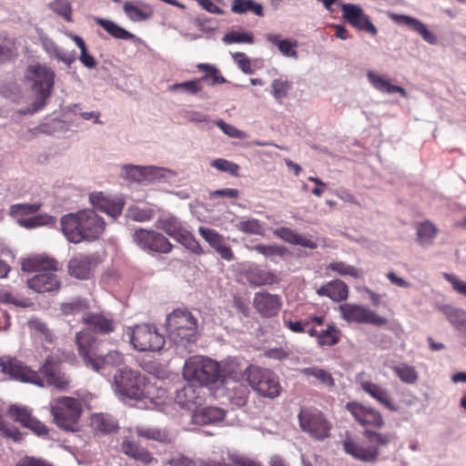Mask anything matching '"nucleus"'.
Segmentation results:
<instances>
[{
    "instance_id": "obj_18",
    "label": "nucleus",
    "mask_w": 466,
    "mask_h": 466,
    "mask_svg": "<svg viewBox=\"0 0 466 466\" xmlns=\"http://www.w3.org/2000/svg\"><path fill=\"white\" fill-rule=\"evenodd\" d=\"M342 17L353 27L376 35L378 30L363 9L354 4H344L341 7Z\"/></svg>"
},
{
    "instance_id": "obj_12",
    "label": "nucleus",
    "mask_w": 466,
    "mask_h": 466,
    "mask_svg": "<svg viewBox=\"0 0 466 466\" xmlns=\"http://www.w3.org/2000/svg\"><path fill=\"white\" fill-rule=\"evenodd\" d=\"M156 228L163 230L167 235L192 252L197 254L202 252L198 241L175 216L170 214L161 216L156 222Z\"/></svg>"
},
{
    "instance_id": "obj_61",
    "label": "nucleus",
    "mask_w": 466,
    "mask_h": 466,
    "mask_svg": "<svg viewBox=\"0 0 466 466\" xmlns=\"http://www.w3.org/2000/svg\"><path fill=\"white\" fill-rule=\"evenodd\" d=\"M445 279L450 282L452 286V289L459 294L466 297V282L459 279L453 274H445Z\"/></svg>"
},
{
    "instance_id": "obj_64",
    "label": "nucleus",
    "mask_w": 466,
    "mask_h": 466,
    "mask_svg": "<svg viewBox=\"0 0 466 466\" xmlns=\"http://www.w3.org/2000/svg\"><path fill=\"white\" fill-rule=\"evenodd\" d=\"M16 466H52V465L44 460L26 456L23 460H21L16 464Z\"/></svg>"
},
{
    "instance_id": "obj_30",
    "label": "nucleus",
    "mask_w": 466,
    "mask_h": 466,
    "mask_svg": "<svg viewBox=\"0 0 466 466\" xmlns=\"http://www.w3.org/2000/svg\"><path fill=\"white\" fill-rule=\"evenodd\" d=\"M161 170V168L153 166L142 167L127 165L123 167L122 176L132 181L142 182L156 177Z\"/></svg>"
},
{
    "instance_id": "obj_10",
    "label": "nucleus",
    "mask_w": 466,
    "mask_h": 466,
    "mask_svg": "<svg viewBox=\"0 0 466 466\" xmlns=\"http://www.w3.org/2000/svg\"><path fill=\"white\" fill-rule=\"evenodd\" d=\"M244 373L248 385L261 397L274 399L280 395L279 377L271 370L250 365Z\"/></svg>"
},
{
    "instance_id": "obj_55",
    "label": "nucleus",
    "mask_w": 466,
    "mask_h": 466,
    "mask_svg": "<svg viewBox=\"0 0 466 466\" xmlns=\"http://www.w3.org/2000/svg\"><path fill=\"white\" fill-rule=\"evenodd\" d=\"M248 398V390L243 384H239L233 389L232 394L229 395L231 404L237 407H243L246 405Z\"/></svg>"
},
{
    "instance_id": "obj_54",
    "label": "nucleus",
    "mask_w": 466,
    "mask_h": 466,
    "mask_svg": "<svg viewBox=\"0 0 466 466\" xmlns=\"http://www.w3.org/2000/svg\"><path fill=\"white\" fill-rule=\"evenodd\" d=\"M49 7L66 21H72V10L68 0H55L50 3Z\"/></svg>"
},
{
    "instance_id": "obj_29",
    "label": "nucleus",
    "mask_w": 466,
    "mask_h": 466,
    "mask_svg": "<svg viewBox=\"0 0 466 466\" xmlns=\"http://www.w3.org/2000/svg\"><path fill=\"white\" fill-rule=\"evenodd\" d=\"M392 19L397 24L407 25L420 34L426 42L431 45L437 42L436 36L420 20L405 15H393Z\"/></svg>"
},
{
    "instance_id": "obj_49",
    "label": "nucleus",
    "mask_w": 466,
    "mask_h": 466,
    "mask_svg": "<svg viewBox=\"0 0 466 466\" xmlns=\"http://www.w3.org/2000/svg\"><path fill=\"white\" fill-rule=\"evenodd\" d=\"M330 269L340 276H350L355 279L360 278V271L354 266L348 265L343 261L331 262L328 267Z\"/></svg>"
},
{
    "instance_id": "obj_25",
    "label": "nucleus",
    "mask_w": 466,
    "mask_h": 466,
    "mask_svg": "<svg viewBox=\"0 0 466 466\" xmlns=\"http://www.w3.org/2000/svg\"><path fill=\"white\" fill-rule=\"evenodd\" d=\"M93 208L104 212L112 218H117L122 213L124 202L122 200H111L104 197L102 193H92L89 196Z\"/></svg>"
},
{
    "instance_id": "obj_39",
    "label": "nucleus",
    "mask_w": 466,
    "mask_h": 466,
    "mask_svg": "<svg viewBox=\"0 0 466 466\" xmlns=\"http://www.w3.org/2000/svg\"><path fill=\"white\" fill-rule=\"evenodd\" d=\"M197 67L199 71L205 73L203 76L198 78L201 85L203 82H206L210 86L224 84L227 82L226 78L220 74L219 70L212 65L198 64Z\"/></svg>"
},
{
    "instance_id": "obj_11",
    "label": "nucleus",
    "mask_w": 466,
    "mask_h": 466,
    "mask_svg": "<svg viewBox=\"0 0 466 466\" xmlns=\"http://www.w3.org/2000/svg\"><path fill=\"white\" fill-rule=\"evenodd\" d=\"M127 335L133 348L137 351H159L166 343L165 338L154 325L138 324L128 327Z\"/></svg>"
},
{
    "instance_id": "obj_36",
    "label": "nucleus",
    "mask_w": 466,
    "mask_h": 466,
    "mask_svg": "<svg viewBox=\"0 0 466 466\" xmlns=\"http://www.w3.org/2000/svg\"><path fill=\"white\" fill-rule=\"evenodd\" d=\"M395 376L403 383L408 385L416 384L419 380V372L416 368L406 362H400L390 366Z\"/></svg>"
},
{
    "instance_id": "obj_48",
    "label": "nucleus",
    "mask_w": 466,
    "mask_h": 466,
    "mask_svg": "<svg viewBox=\"0 0 466 466\" xmlns=\"http://www.w3.org/2000/svg\"><path fill=\"white\" fill-rule=\"evenodd\" d=\"M55 222V218L46 214H40L31 218L19 219L20 225L26 228H33L40 226L50 225L54 224Z\"/></svg>"
},
{
    "instance_id": "obj_1",
    "label": "nucleus",
    "mask_w": 466,
    "mask_h": 466,
    "mask_svg": "<svg viewBox=\"0 0 466 466\" xmlns=\"http://www.w3.org/2000/svg\"><path fill=\"white\" fill-rule=\"evenodd\" d=\"M346 410L356 422L365 428L363 435L368 444L363 445L347 435L342 441L343 451L358 461L375 462L380 456V449L388 447L395 441L396 434L390 431L380 432L371 429H380L385 424L381 412L374 407L359 401H350L346 404Z\"/></svg>"
},
{
    "instance_id": "obj_24",
    "label": "nucleus",
    "mask_w": 466,
    "mask_h": 466,
    "mask_svg": "<svg viewBox=\"0 0 466 466\" xmlns=\"http://www.w3.org/2000/svg\"><path fill=\"white\" fill-rule=\"evenodd\" d=\"M198 384L190 383L177 390L175 400L182 408L192 409L193 406L201 405L203 401L202 390Z\"/></svg>"
},
{
    "instance_id": "obj_3",
    "label": "nucleus",
    "mask_w": 466,
    "mask_h": 466,
    "mask_svg": "<svg viewBox=\"0 0 466 466\" xmlns=\"http://www.w3.org/2000/svg\"><path fill=\"white\" fill-rule=\"evenodd\" d=\"M153 380L151 381L139 371L127 368L119 369L114 375L116 389L121 397L159 405L167 398V390L157 385L156 378Z\"/></svg>"
},
{
    "instance_id": "obj_37",
    "label": "nucleus",
    "mask_w": 466,
    "mask_h": 466,
    "mask_svg": "<svg viewBox=\"0 0 466 466\" xmlns=\"http://www.w3.org/2000/svg\"><path fill=\"white\" fill-rule=\"evenodd\" d=\"M368 78L372 86L380 92L387 94L399 93L402 96L407 95L403 87L390 84L386 78L376 73L369 72Z\"/></svg>"
},
{
    "instance_id": "obj_50",
    "label": "nucleus",
    "mask_w": 466,
    "mask_h": 466,
    "mask_svg": "<svg viewBox=\"0 0 466 466\" xmlns=\"http://www.w3.org/2000/svg\"><path fill=\"white\" fill-rule=\"evenodd\" d=\"M5 45L0 46V64L6 63L17 56V41L15 38H5Z\"/></svg>"
},
{
    "instance_id": "obj_21",
    "label": "nucleus",
    "mask_w": 466,
    "mask_h": 466,
    "mask_svg": "<svg viewBox=\"0 0 466 466\" xmlns=\"http://www.w3.org/2000/svg\"><path fill=\"white\" fill-rule=\"evenodd\" d=\"M282 306L281 298L279 295L267 291L257 292L253 298V307L262 318H273L277 316Z\"/></svg>"
},
{
    "instance_id": "obj_45",
    "label": "nucleus",
    "mask_w": 466,
    "mask_h": 466,
    "mask_svg": "<svg viewBox=\"0 0 466 466\" xmlns=\"http://www.w3.org/2000/svg\"><path fill=\"white\" fill-rule=\"evenodd\" d=\"M89 304L86 299L76 298L69 302L61 305V311L64 315H76L88 309Z\"/></svg>"
},
{
    "instance_id": "obj_51",
    "label": "nucleus",
    "mask_w": 466,
    "mask_h": 466,
    "mask_svg": "<svg viewBox=\"0 0 466 466\" xmlns=\"http://www.w3.org/2000/svg\"><path fill=\"white\" fill-rule=\"evenodd\" d=\"M237 228L241 232L253 235H263V226L258 219L248 218L241 220L237 224Z\"/></svg>"
},
{
    "instance_id": "obj_28",
    "label": "nucleus",
    "mask_w": 466,
    "mask_h": 466,
    "mask_svg": "<svg viewBox=\"0 0 466 466\" xmlns=\"http://www.w3.org/2000/svg\"><path fill=\"white\" fill-rule=\"evenodd\" d=\"M226 417V411L223 409L208 406L194 410L192 421L196 425H209L222 421Z\"/></svg>"
},
{
    "instance_id": "obj_58",
    "label": "nucleus",
    "mask_w": 466,
    "mask_h": 466,
    "mask_svg": "<svg viewBox=\"0 0 466 466\" xmlns=\"http://www.w3.org/2000/svg\"><path fill=\"white\" fill-rule=\"evenodd\" d=\"M163 466H197V463L194 460L183 454L177 453L167 460Z\"/></svg>"
},
{
    "instance_id": "obj_32",
    "label": "nucleus",
    "mask_w": 466,
    "mask_h": 466,
    "mask_svg": "<svg viewBox=\"0 0 466 466\" xmlns=\"http://www.w3.org/2000/svg\"><path fill=\"white\" fill-rule=\"evenodd\" d=\"M248 281L254 286L273 285L279 282V277L269 271L258 267L250 268L246 272Z\"/></svg>"
},
{
    "instance_id": "obj_41",
    "label": "nucleus",
    "mask_w": 466,
    "mask_h": 466,
    "mask_svg": "<svg viewBox=\"0 0 466 466\" xmlns=\"http://www.w3.org/2000/svg\"><path fill=\"white\" fill-rule=\"evenodd\" d=\"M299 373L306 377L315 378L320 384L332 387L334 386V379L330 372L319 367H309L299 370Z\"/></svg>"
},
{
    "instance_id": "obj_31",
    "label": "nucleus",
    "mask_w": 466,
    "mask_h": 466,
    "mask_svg": "<svg viewBox=\"0 0 466 466\" xmlns=\"http://www.w3.org/2000/svg\"><path fill=\"white\" fill-rule=\"evenodd\" d=\"M135 432L138 438L155 441L162 444H169L174 439L170 431L165 428L137 426Z\"/></svg>"
},
{
    "instance_id": "obj_9",
    "label": "nucleus",
    "mask_w": 466,
    "mask_h": 466,
    "mask_svg": "<svg viewBox=\"0 0 466 466\" xmlns=\"http://www.w3.org/2000/svg\"><path fill=\"white\" fill-rule=\"evenodd\" d=\"M53 422L61 430L75 431L83 412L80 400L72 397H59L50 402Z\"/></svg>"
},
{
    "instance_id": "obj_22",
    "label": "nucleus",
    "mask_w": 466,
    "mask_h": 466,
    "mask_svg": "<svg viewBox=\"0 0 466 466\" xmlns=\"http://www.w3.org/2000/svg\"><path fill=\"white\" fill-rule=\"evenodd\" d=\"M362 390L390 411H398L400 405L392 399L389 390L370 380L360 383Z\"/></svg>"
},
{
    "instance_id": "obj_15",
    "label": "nucleus",
    "mask_w": 466,
    "mask_h": 466,
    "mask_svg": "<svg viewBox=\"0 0 466 466\" xmlns=\"http://www.w3.org/2000/svg\"><path fill=\"white\" fill-rule=\"evenodd\" d=\"M133 241L144 251L168 254L173 248L171 242L160 232L138 228L133 233Z\"/></svg>"
},
{
    "instance_id": "obj_44",
    "label": "nucleus",
    "mask_w": 466,
    "mask_h": 466,
    "mask_svg": "<svg viewBox=\"0 0 466 466\" xmlns=\"http://www.w3.org/2000/svg\"><path fill=\"white\" fill-rule=\"evenodd\" d=\"M339 330L334 324H330L326 329L320 330L317 339L319 346H334L339 342Z\"/></svg>"
},
{
    "instance_id": "obj_8",
    "label": "nucleus",
    "mask_w": 466,
    "mask_h": 466,
    "mask_svg": "<svg viewBox=\"0 0 466 466\" xmlns=\"http://www.w3.org/2000/svg\"><path fill=\"white\" fill-rule=\"evenodd\" d=\"M167 329L177 345L187 348L197 340L198 320L186 309H174L167 315Z\"/></svg>"
},
{
    "instance_id": "obj_53",
    "label": "nucleus",
    "mask_w": 466,
    "mask_h": 466,
    "mask_svg": "<svg viewBox=\"0 0 466 466\" xmlns=\"http://www.w3.org/2000/svg\"><path fill=\"white\" fill-rule=\"evenodd\" d=\"M222 40L226 44H233V43L253 44L254 36H253V34L249 33V32L230 31L223 36Z\"/></svg>"
},
{
    "instance_id": "obj_63",
    "label": "nucleus",
    "mask_w": 466,
    "mask_h": 466,
    "mask_svg": "<svg viewBox=\"0 0 466 466\" xmlns=\"http://www.w3.org/2000/svg\"><path fill=\"white\" fill-rule=\"evenodd\" d=\"M41 208L40 203L34 204H17L12 207L14 212L21 214V215H29L35 213Z\"/></svg>"
},
{
    "instance_id": "obj_20",
    "label": "nucleus",
    "mask_w": 466,
    "mask_h": 466,
    "mask_svg": "<svg viewBox=\"0 0 466 466\" xmlns=\"http://www.w3.org/2000/svg\"><path fill=\"white\" fill-rule=\"evenodd\" d=\"M28 70L35 76V86L39 94L41 100L39 107H41L45 105L46 98L51 94L55 81V74L50 68L40 64L30 66Z\"/></svg>"
},
{
    "instance_id": "obj_13",
    "label": "nucleus",
    "mask_w": 466,
    "mask_h": 466,
    "mask_svg": "<svg viewBox=\"0 0 466 466\" xmlns=\"http://www.w3.org/2000/svg\"><path fill=\"white\" fill-rule=\"evenodd\" d=\"M298 419L301 430L312 439L323 441L329 437L332 424L320 410L316 409L301 410Z\"/></svg>"
},
{
    "instance_id": "obj_6",
    "label": "nucleus",
    "mask_w": 466,
    "mask_h": 466,
    "mask_svg": "<svg viewBox=\"0 0 466 466\" xmlns=\"http://www.w3.org/2000/svg\"><path fill=\"white\" fill-rule=\"evenodd\" d=\"M100 340L87 330H80L76 334V344L79 356L86 367L96 372H102L111 367H118L124 363V356L116 350L103 355L98 350Z\"/></svg>"
},
{
    "instance_id": "obj_27",
    "label": "nucleus",
    "mask_w": 466,
    "mask_h": 466,
    "mask_svg": "<svg viewBox=\"0 0 466 466\" xmlns=\"http://www.w3.org/2000/svg\"><path fill=\"white\" fill-rule=\"evenodd\" d=\"M317 294L321 297H328L332 301L341 302L349 297V287L344 281L336 279L319 288Z\"/></svg>"
},
{
    "instance_id": "obj_17",
    "label": "nucleus",
    "mask_w": 466,
    "mask_h": 466,
    "mask_svg": "<svg viewBox=\"0 0 466 466\" xmlns=\"http://www.w3.org/2000/svg\"><path fill=\"white\" fill-rule=\"evenodd\" d=\"M8 415L15 421L30 430L37 436L45 437L49 433L47 426L33 416L32 410L27 407L11 405L8 410Z\"/></svg>"
},
{
    "instance_id": "obj_33",
    "label": "nucleus",
    "mask_w": 466,
    "mask_h": 466,
    "mask_svg": "<svg viewBox=\"0 0 466 466\" xmlns=\"http://www.w3.org/2000/svg\"><path fill=\"white\" fill-rule=\"evenodd\" d=\"M90 425L96 433L108 434L118 429L116 420L106 413H96L91 417Z\"/></svg>"
},
{
    "instance_id": "obj_52",
    "label": "nucleus",
    "mask_w": 466,
    "mask_h": 466,
    "mask_svg": "<svg viewBox=\"0 0 466 466\" xmlns=\"http://www.w3.org/2000/svg\"><path fill=\"white\" fill-rule=\"evenodd\" d=\"M203 89V85H201L200 80L198 78L182 82L176 83L169 86V90L177 91L183 90L190 95H197Z\"/></svg>"
},
{
    "instance_id": "obj_40",
    "label": "nucleus",
    "mask_w": 466,
    "mask_h": 466,
    "mask_svg": "<svg viewBox=\"0 0 466 466\" xmlns=\"http://www.w3.org/2000/svg\"><path fill=\"white\" fill-rule=\"evenodd\" d=\"M266 38L271 44L277 46L281 54L288 57H298V53L294 49L297 46V42H291L288 39L280 40L279 35L267 34Z\"/></svg>"
},
{
    "instance_id": "obj_5",
    "label": "nucleus",
    "mask_w": 466,
    "mask_h": 466,
    "mask_svg": "<svg viewBox=\"0 0 466 466\" xmlns=\"http://www.w3.org/2000/svg\"><path fill=\"white\" fill-rule=\"evenodd\" d=\"M22 269L25 272H35V275L27 280V286L37 293L56 291L61 281L56 275L59 263L46 255H35L24 259Z\"/></svg>"
},
{
    "instance_id": "obj_2",
    "label": "nucleus",
    "mask_w": 466,
    "mask_h": 466,
    "mask_svg": "<svg viewBox=\"0 0 466 466\" xmlns=\"http://www.w3.org/2000/svg\"><path fill=\"white\" fill-rule=\"evenodd\" d=\"M1 371L15 380L30 382L39 387H54L59 390H66L70 383L68 377L61 371L60 363L53 355L45 360L37 371L25 366L15 358H0Z\"/></svg>"
},
{
    "instance_id": "obj_35",
    "label": "nucleus",
    "mask_w": 466,
    "mask_h": 466,
    "mask_svg": "<svg viewBox=\"0 0 466 466\" xmlns=\"http://www.w3.org/2000/svg\"><path fill=\"white\" fill-rule=\"evenodd\" d=\"M438 232V228L430 220L418 223L416 226V241L423 247L431 246Z\"/></svg>"
},
{
    "instance_id": "obj_23",
    "label": "nucleus",
    "mask_w": 466,
    "mask_h": 466,
    "mask_svg": "<svg viewBox=\"0 0 466 466\" xmlns=\"http://www.w3.org/2000/svg\"><path fill=\"white\" fill-rule=\"evenodd\" d=\"M200 236L219 254V256L227 260L234 259V253L231 248L226 243L224 238L216 230L208 228L200 227L198 228Z\"/></svg>"
},
{
    "instance_id": "obj_43",
    "label": "nucleus",
    "mask_w": 466,
    "mask_h": 466,
    "mask_svg": "<svg viewBox=\"0 0 466 466\" xmlns=\"http://www.w3.org/2000/svg\"><path fill=\"white\" fill-rule=\"evenodd\" d=\"M441 312L446 319L456 329H461L466 325V311L461 309L453 308L450 305L441 307Z\"/></svg>"
},
{
    "instance_id": "obj_7",
    "label": "nucleus",
    "mask_w": 466,
    "mask_h": 466,
    "mask_svg": "<svg viewBox=\"0 0 466 466\" xmlns=\"http://www.w3.org/2000/svg\"><path fill=\"white\" fill-rule=\"evenodd\" d=\"M183 377L187 382L200 387L214 386L222 381L221 366L208 357L192 356L184 364Z\"/></svg>"
},
{
    "instance_id": "obj_56",
    "label": "nucleus",
    "mask_w": 466,
    "mask_h": 466,
    "mask_svg": "<svg viewBox=\"0 0 466 466\" xmlns=\"http://www.w3.org/2000/svg\"><path fill=\"white\" fill-rule=\"evenodd\" d=\"M211 166L220 171L227 172L232 176H238L239 166L224 158H218L211 162Z\"/></svg>"
},
{
    "instance_id": "obj_62",
    "label": "nucleus",
    "mask_w": 466,
    "mask_h": 466,
    "mask_svg": "<svg viewBox=\"0 0 466 466\" xmlns=\"http://www.w3.org/2000/svg\"><path fill=\"white\" fill-rule=\"evenodd\" d=\"M233 58L235 62L238 64V66L245 73V74H251L252 68L250 65L249 58L244 54V53H235L233 55Z\"/></svg>"
},
{
    "instance_id": "obj_42",
    "label": "nucleus",
    "mask_w": 466,
    "mask_h": 466,
    "mask_svg": "<svg viewBox=\"0 0 466 466\" xmlns=\"http://www.w3.org/2000/svg\"><path fill=\"white\" fill-rule=\"evenodd\" d=\"M0 303L14 305L19 308H27L32 304L27 298L21 296L7 288L0 289Z\"/></svg>"
},
{
    "instance_id": "obj_34",
    "label": "nucleus",
    "mask_w": 466,
    "mask_h": 466,
    "mask_svg": "<svg viewBox=\"0 0 466 466\" xmlns=\"http://www.w3.org/2000/svg\"><path fill=\"white\" fill-rule=\"evenodd\" d=\"M325 317L320 315H309L305 319H292L290 318L283 317V324L290 331L294 333H305L306 328L311 324L323 325Z\"/></svg>"
},
{
    "instance_id": "obj_38",
    "label": "nucleus",
    "mask_w": 466,
    "mask_h": 466,
    "mask_svg": "<svg viewBox=\"0 0 466 466\" xmlns=\"http://www.w3.org/2000/svg\"><path fill=\"white\" fill-rule=\"evenodd\" d=\"M96 23L104 28L111 36L122 40H133L135 35L128 32L125 28L119 26L117 24L111 20L103 19L100 17L95 18Z\"/></svg>"
},
{
    "instance_id": "obj_57",
    "label": "nucleus",
    "mask_w": 466,
    "mask_h": 466,
    "mask_svg": "<svg viewBox=\"0 0 466 466\" xmlns=\"http://www.w3.org/2000/svg\"><path fill=\"white\" fill-rule=\"evenodd\" d=\"M221 370L222 381L226 377H229L233 380H238L242 373V370L239 368V364L234 360L226 362L224 367L221 368Z\"/></svg>"
},
{
    "instance_id": "obj_60",
    "label": "nucleus",
    "mask_w": 466,
    "mask_h": 466,
    "mask_svg": "<svg viewBox=\"0 0 466 466\" xmlns=\"http://www.w3.org/2000/svg\"><path fill=\"white\" fill-rule=\"evenodd\" d=\"M275 235L284 241L295 245L299 234L289 228L281 227L275 230Z\"/></svg>"
},
{
    "instance_id": "obj_59",
    "label": "nucleus",
    "mask_w": 466,
    "mask_h": 466,
    "mask_svg": "<svg viewBox=\"0 0 466 466\" xmlns=\"http://www.w3.org/2000/svg\"><path fill=\"white\" fill-rule=\"evenodd\" d=\"M130 217L133 220L138 222L149 221L154 217V210L149 208H135L130 209Z\"/></svg>"
},
{
    "instance_id": "obj_16",
    "label": "nucleus",
    "mask_w": 466,
    "mask_h": 466,
    "mask_svg": "<svg viewBox=\"0 0 466 466\" xmlns=\"http://www.w3.org/2000/svg\"><path fill=\"white\" fill-rule=\"evenodd\" d=\"M90 334L108 335L116 329V320L109 313L105 312H85L81 319Z\"/></svg>"
},
{
    "instance_id": "obj_46",
    "label": "nucleus",
    "mask_w": 466,
    "mask_h": 466,
    "mask_svg": "<svg viewBox=\"0 0 466 466\" xmlns=\"http://www.w3.org/2000/svg\"><path fill=\"white\" fill-rule=\"evenodd\" d=\"M124 10L129 19L136 22L144 21L152 15V11L149 6H146L145 9H140L128 2L124 5Z\"/></svg>"
},
{
    "instance_id": "obj_47",
    "label": "nucleus",
    "mask_w": 466,
    "mask_h": 466,
    "mask_svg": "<svg viewBox=\"0 0 466 466\" xmlns=\"http://www.w3.org/2000/svg\"><path fill=\"white\" fill-rule=\"evenodd\" d=\"M291 86V83L287 79H274L271 83V94L277 101L281 102L283 98L288 96Z\"/></svg>"
},
{
    "instance_id": "obj_26",
    "label": "nucleus",
    "mask_w": 466,
    "mask_h": 466,
    "mask_svg": "<svg viewBox=\"0 0 466 466\" xmlns=\"http://www.w3.org/2000/svg\"><path fill=\"white\" fill-rule=\"evenodd\" d=\"M122 451L128 457L139 461L140 462L149 465L153 462H157V460L153 457L151 452L147 449L141 447L135 441L131 440L130 437L126 436L121 442Z\"/></svg>"
},
{
    "instance_id": "obj_4",
    "label": "nucleus",
    "mask_w": 466,
    "mask_h": 466,
    "mask_svg": "<svg viewBox=\"0 0 466 466\" xmlns=\"http://www.w3.org/2000/svg\"><path fill=\"white\" fill-rule=\"evenodd\" d=\"M106 223L95 210L83 209L61 218V228L68 241H93L104 233Z\"/></svg>"
},
{
    "instance_id": "obj_19",
    "label": "nucleus",
    "mask_w": 466,
    "mask_h": 466,
    "mask_svg": "<svg viewBox=\"0 0 466 466\" xmlns=\"http://www.w3.org/2000/svg\"><path fill=\"white\" fill-rule=\"evenodd\" d=\"M97 263L96 256L94 254H77L68 262V273L77 279H89Z\"/></svg>"
},
{
    "instance_id": "obj_14",
    "label": "nucleus",
    "mask_w": 466,
    "mask_h": 466,
    "mask_svg": "<svg viewBox=\"0 0 466 466\" xmlns=\"http://www.w3.org/2000/svg\"><path fill=\"white\" fill-rule=\"evenodd\" d=\"M339 311L341 318L349 323L370 324L376 327L388 324L387 318L361 304L343 303L339 306Z\"/></svg>"
}]
</instances>
